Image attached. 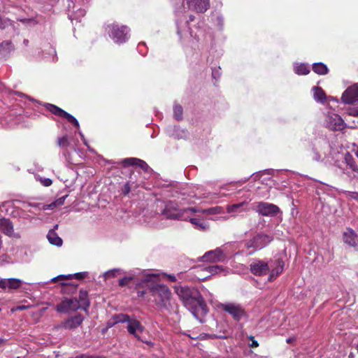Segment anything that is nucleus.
Listing matches in <instances>:
<instances>
[{"mask_svg":"<svg viewBox=\"0 0 358 358\" xmlns=\"http://www.w3.org/2000/svg\"><path fill=\"white\" fill-rule=\"evenodd\" d=\"M344 162L346 166L353 172L358 173V166L356 164L355 159L350 152H346L344 155Z\"/></svg>","mask_w":358,"mask_h":358,"instance_id":"4be33fe9","label":"nucleus"},{"mask_svg":"<svg viewBox=\"0 0 358 358\" xmlns=\"http://www.w3.org/2000/svg\"><path fill=\"white\" fill-rule=\"evenodd\" d=\"M47 238L50 243L52 245H55L56 246H62V240L60 237L58 236L57 233L54 231L53 229H50L47 235Z\"/></svg>","mask_w":358,"mask_h":358,"instance_id":"5701e85b","label":"nucleus"},{"mask_svg":"<svg viewBox=\"0 0 358 358\" xmlns=\"http://www.w3.org/2000/svg\"><path fill=\"white\" fill-rule=\"evenodd\" d=\"M348 194L350 198L358 201V192H348Z\"/></svg>","mask_w":358,"mask_h":358,"instance_id":"c03bdc74","label":"nucleus"},{"mask_svg":"<svg viewBox=\"0 0 358 358\" xmlns=\"http://www.w3.org/2000/svg\"><path fill=\"white\" fill-rule=\"evenodd\" d=\"M84 317L82 315L78 314L73 317L67 318L65 321L57 326V328H64L66 329H76L83 323Z\"/></svg>","mask_w":358,"mask_h":358,"instance_id":"f8f14e48","label":"nucleus"},{"mask_svg":"<svg viewBox=\"0 0 358 358\" xmlns=\"http://www.w3.org/2000/svg\"><path fill=\"white\" fill-rule=\"evenodd\" d=\"M113 320V324H117L120 322H127L129 320V317L125 314H116L112 317Z\"/></svg>","mask_w":358,"mask_h":358,"instance_id":"c756f323","label":"nucleus"},{"mask_svg":"<svg viewBox=\"0 0 358 358\" xmlns=\"http://www.w3.org/2000/svg\"><path fill=\"white\" fill-rule=\"evenodd\" d=\"M136 166H139L141 169H142L144 171H147L149 168V166L146 164V162L140 159H138Z\"/></svg>","mask_w":358,"mask_h":358,"instance_id":"ea45409f","label":"nucleus"},{"mask_svg":"<svg viewBox=\"0 0 358 358\" xmlns=\"http://www.w3.org/2000/svg\"><path fill=\"white\" fill-rule=\"evenodd\" d=\"M28 308V306H17L15 308V310H25V309H27Z\"/></svg>","mask_w":358,"mask_h":358,"instance_id":"49530a36","label":"nucleus"},{"mask_svg":"<svg viewBox=\"0 0 358 358\" xmlns=\"http://www.w3.org/2000/svg\"><path fill=\"white\" fill-rule=\"evenodd\" d=\"M256 210L264 216H273L280 211V209L274 204L266 202H259L257 203Z\"/></svg>","mask_w":358,"mask_h":358,"instance_id":"9b49d317","label":"nucleus"},{"mask_svg":"<svg viewBox=\"0 0 358 358\" xmlns=\"http://www.w3.org/2000/svg\"><path fill=\"white\" fill-rule=\"evenodd\" d=\"M245 204L244 202L229 205L227 207L229 213L241 212L240 208Z\"/></svg>","mask_w":358,"mask_h":358,"instance_id":"473e14b6","label":"nucleus"},{"mask_svg":"<svg viewBox=\"0 0 358 358\" xmlns=\"http://www.w3.org/2000/svg\"><path fill=\"white\" fill-rule=\"evenodd\" d=\"M182 210H183L184 215L188 212H192V213L201 212L202 213V210H200L196 208H185Z\"/></svg>","mask_w":358,"mask_h":358,"instance_id":"79ce46f5","label":"nucleus"},{"mask_svg":"<svg viewBox=\"0 0 358 358\" xmlns=\"http://www.w3.org/2000/svg\"><path fill=\"white\" fill-rule=\"evenodd\" d=\"M137 160L138 158H126L122 161V164L124 166H136Z\"/></svg>","mask_w":358,"mask_h":358,"instance_id":"e433bc0d","label":"nucleus"},{"mask_svg":"<svg viewBox=\"0 0 358 358\" xmlns=\"http://www.w3.org/2000/svg\"><path fill=\"white\" fill-rule=\"evenodd\" d=\"M355 155L358 157V150L355 152Z\"/></svg>","mask_w":358,"mask_h":358,"instance_id":"e2e57ef3","label":"nucleus"},{"mask_svg":"<svg viewBox=\"0 0 358 358\" xmlns=\"http://www.w3.org/2000/svg\"><path fill=\"white\" fill-rule=\"evenodd\" d=\"M28 20H27V19H22V20H20V21H21V22H27V21H28Z\"/></svg>","mask_w":358,"mask_h":358,"instance_id":"4d7b16f0","label":"nucleus"},{"mask_svg":"<svg viewBox=\"0 0 358 358\" xmlns=\"http://www.w3.org/2000/svg\"><path fill=\"white\" fill-rule=\"evenodd\" d=\"M58 145L59 147L66 148L69 145L68 137L64 136L58 140Z\"/></svg>","mask_w":358,"mask_h":358,"instance_id":"4c0bfd02","label":"nucleus"},{"mask_svg":"<svg viewBox=\"0 0 358 358\" xmlns=\"http://www.w3.org/2000/svg\"><path fill=\"white\" fill-rule=\"evenodd\" d=\"M313 90L314 92L313 96L315 100L323 103L326 99V95L323 90L319 87H314Z\"/></svg>","mask_w":358,"mask_h":358,"instance_id":"393cba45","label":"nucleus"},{"mask_svg":"<svg viewBox=\"0 0 358 358\" xmlns=\"http://www.w3.org/2000/svg\"><path fill=\"white\" fill-rule=\"evenodd\" d=\"M23 43L25 46H27L29 44V40L28 39H24Z\"/></svg>","mask_w":358,"mask_h":358,"instance_id":"603ef678","label":"nucleus"},{"mask_svg":"<svg viewBox=\"0 0 358 358\" xmlns=\"http://www.w3.org/2000/svg\"><path fill=\"white\" fill-rule=\"evenodd\" d=\"M167 278L169 280H170L171 282H175L176 281V278L173 275H167Z\"/></svg>","mask_w":358,"mask_h":358,"instance_id":"de8ad7c7","label":"nucleus"},{"mask_svg":"<svg viewBox=\"0 0 358 358\" xmlns=\"http://www.w3.org/2000/svg\"><path fill=\"white\" fill-rule=\"evenodd\" d=\"M349 115L354 117H358V106L350 108L349 110Z\"/></svg>","mask_w":358,"mask_h":358,"instance_id":"37998d69","label":"nucleus"},{"mask_svg":"<svg viewBox=\"0 0 358 358\" xmlns=\"http://www.w3.org/2000/svg\"><path fill=\"white\" fill-rule=\"evenodd\" d=\"M223 310L229 313L234 320L238 321L244 315V310L239 305L233 303H224L221 305Z\"/></svg>","mask_w":358,"mask_h":358,"instance_id":"9d476101","label":"nucleus"},{"mask_svg":"<svg viewBox=\"0 0 358 358\" xmlns=\"http://www.w3.org/2000/svg\"><path fill=\"white\" fill-rule=\"evenodd\" d=\"M39 180L41 182V184L43 185H44L45 187H49L52 183V180H50V178H41Z\"/></svg>","mask_w":358,"mask_h":358,"instance_id":"a19ab883","label":"nucleus"},{"mask_svg":"<svg viewBox=\"0 0 358 358\" xmlns=\"http://www.w3.org/2000/svg\"><path fill=\"white\" fill-rule=\"evenodd\" d=\"M341 99L345 103H352L358 101V85H354L349 87L343 92Z\"/></svg>","mask_w":358,"mask_h":358,"instance_id":"4468645a","label":"nucleus"},{"mask_svg":"<svg viewBox=\"0 0 358 358\" xmlns=\"http://www.w3.org/2000/svg\"><path fill=\"white\" fill-rule=\"evenodd\" d=\"M212 74H213V76H217V73H216V72H215V71H213V73H212Z\"/></svg>","mask_w":358,"mask_h":358,"instance_id":"052dcab7","label":"nucleus"},{"mask_svg":"<svg viewBox=\"0 0 358 358\" xmlns=\"http://www.w3.org/2000/svg\"><path fill=\"white\" fill-rule=\"evenodd\" d=\"M6 45L8 46H10L12 45L11 42L10 41H4L1 43V45Z\"/></svg>","mask_w":358,"mask_h":358,"instance_id":"8fccbe9b","label":"nucleus"},{"mask_svg":"<svg viewBox=\"0 0 358 358\" xmlns=\"http://www.w3.org/2000/svg\"><path fill=\"white\" fill-rule=\"evenodd\" d=\"M203 261L208 262H221L224 259L222 251L220 248L210 250L205 253L202 257Z\"/></svg>","mask_w":358,"mask_h":358,"instance_id":"f3484780","label":"nucleus"},{"mask_svg":"<svg viewBox=\"0 0 358 358\" xmlns=\"http://www.w3.org/2000/svg\"><path fill=\"white\" fill-rule=\"evenodd\" d=\"M0 231L7 236H12L14 231L11 222L6 218L0 219Z\"/></svg>","mask_w":358,"mask_h":358,"instance_id":"aec40b11","label":"nucleus"},{"mask_svg":"<svg viewBox=\"0 0 358 358\" xmlns=\"http://www.w3.org/2000/svg\"><path fill=\"white\" fill-rule=\"evenodd\" d=\"M130 189H131L130 185L128 183H127L124 185V189H123L124 194H129V192H130Z\"/></svg>","mask_w":358,"mask_h":358,"instance_id":"a18cd8bd","label":"nucleus"},{"mask_svg":"<svg viewBox=\"0 0 358 358\" xmlns=\"http://www.w3.org/2000/svg\"><path fill=\"white\" fill-rule=\"evenodd\" d=\"M127 331L130 334L134 336V337L138 340L141 341V336L138 334L142 333L144 331V327L138 320L129 318L127 322ZM142 341H143L142 340Z\"/></svg>","mask_w":358,"mask_h":358,"instance_id":"2eb2a0df","label":"nucleus"},{"mask_svg":"<svg viewBox=\"0 0 358 358\" xmlns=\"http://www.w3.org/2000/svg\"><path fill=\"white\" fill-rule=\"evenodd\" d=\"M122 273V271L119 268H114L110 271H106L103 273V278L105 280L114 278L117 275H120Z\"/></svg>","mask_w":358,"mask_h":358,"instance_id":"7c9ffc66","label":"nucleus"},{"mask_svg":"<svg viewBox=\"0 0 358 358\" xmlns=\"http://www.w3.org/2000/svg\"><path fill=\"white\" fill-rule=\"evenodd\" d=\"M343 241L349 246L356 247L358 244V236L352 229H347L343 233Z\"/></svg>","mask_w":358,"mask_h":358,"instance_id":"a211bd4d","label":"nucleus"},{"mask_svg":"<svg viewBox=\"0 0 358 358\" xmlns=\"http://www.w3.org/2000/svg\"><path fill=\"white\" fill-rule=\"evenodd\" d=\"M115 324H113V318L111 317V319L108 322V326L109 327H113V325H115Z\"/></svg>","mask_w":358,"mask_h":358,"instance_id":"09e8293b","label":"nucleus"},{"mask_svg":"<svg viewBox=\"0 0 358 358\" xmlns=\"http://www.w3.org/2000/svg\"><path fill=\"white\" fill-rule=\"evenodd\" d=\"M58 228V224H56L55 225L54 228L52 229L54 230V231H55V229H57Z\"/></svg>","mask_w":358,"mask_h":358,"instance_id":"5fc2aeb1","label":"nucleus"},{"mask_svg":"<svg viewBox=\"0 0 358 358\" xmlns=\"http://www.w3.org/2000/svg\"><path fill=\"white\" fill-rule=\"evenodd\" d=\"M155 278V274L143 271L137 275L133 274L120 279L119 280V285L124 287L127 285L131 281H134L137 287H144L146 283Z\"/></svg>","mask_w":358,"mask_h":358,"instance_id":"7ed1b4c3","label":"nucleus"},{"mask_svg":"<svg viewBox=\"0 0 358 358\" xmlns=\"http://www.w3.org/2000/svg\"><path fill=\"white\" fill-rule=\"evenodd\" d=\"M110 37L117 43L125 42L129 38V29L126 26L112 24L107 27Z\"/></svg>","mask_w":358,"mask_h":358,"instance_id":"20e7f679","label":"nucleus"},{"mask_svg":"<svg viewBox=\"0 0 358 358\" xmlns=\"http://www.w3.org/2000/svg\"><path fill=\"white\" fill-rule=\"evenodd\" d=\"M22 284V281L18 278H0V288L3 289H17Z\"/></svg>","mask_w":358,"mask_h":358,"instance_id":"dca6fc26","label":"nucleus"},{"mask_svg":"<svg viewBox=\"0 0 358 358\" xmlns=\"http://www.w3.org/2000/svg\"><path fill=\"white\" fill-rule=\"evenodd\" d=\"M45 108L51 112L52 114L66 118L69 122L72 123L73 125H75L76 127H79V123L78 120L72 116L71 114L68 113L67 112L64 111L62 108H59L58 106L51 104V103H45Z\"/></svg>","mask_w":358,"mask_h":358,"instance_id":"6e6552de","label":"nucleus"},{"mask_svg":"<svg viewBox=\"0 0 358 358\" xmlns=\"http://www.w3.org/2000/svg\"><path fill=\"white\" fill-rule=\"evenodd\" d=\"M212 74H213V76H217V73H216V72H215V71H213V73H212Z\"/></svg>","mask_w":358,"mask_h":358,"instance_id":"bf43d9fd","label":"nucleus"},{"mask_svg":"<svg viewBox=\"0 0 358 358\" xmlns=\"http://www.w3.org/2000/svg\"><path fill=\"white\" fill-rule=\"evenodd\" d=\"M144 294V292H138V295L139 296H143Z\"/></svg>","mask_w":358,"mask_h":358,"instance_id":"6e6d98bb","label":"nucleus"},{"mask_svg":"<svg viewBox=\"0 0 358 358\" xmlns=\"http://www.w3.org/2000/svg\"><path fill=\"white\" fill-rule=\"evenodd\" d=\"M275 267L273 268L271 270L270 269L269 272V276H268V281L271 282L273 280L275 279V278L280 274L283 271L284 267V262L282 259H277L275 262Z\"/></svg>","mask_w":358,"mask_h":358,"instance_id":"6ab92c4d","label":"nucleus"},{"mask_svg":"<svg viewBox=\"0 0 358 358\" xmlns=\"http://www.w3.org/2000/svg\"><path fill=\"white\" fill-rule=\"evenodd\" d=\"M10 25V21L8 19L0 17V29H4Z\"/></svg>","mask_w":358,"mask_h":358,"instance_id":"58836bf2","label":"nucleus"},{"mask_svg":"<svg viewBox=\"0 0 358 358\" xmlns=\"http://www.w3.org/2000/svg\"><path fill=\"white\" fill-rule=\"evenodd\" d=\"M313 70L319 75H325L328 73V68L323 63H315L313 66Z\"/></svg>","mask_w":358,"mask_h":358,"instance_id":"a878e982","label":"nucleus"},{"mask_svg":"<svg viewBox=\"0 0 358 358\" xmlns=\"http://www.w3.org/2000/svg\"><path fill=\"white\" fill-rule=\"evenodd\" d=\"M162 214L165 217L171 220H182L184 217L183 210H177L174 212L171 211L170 208L167 206L163 211Z\"/></svg>","mask_w":358,"mask_h":358,"instance_id":"412c9836","label":"nucleus"},{"mask_svg":"<svg viewBox=\"0 0 358 358\" xmlns=\"http://www.w3.org/2000/svg\"><path fill=\"white\" fill-rule=\"evenodd\" d=\"M66 197H67V195L63 196L57 199L56 201L51 203L50 204L45 205L43 206V209L44 210L53 209V208H56L57 206L63 205L64 203V201H65Z\"/></svg>","mask_w":358,"mask_h":358,"instance_id":"cd10ccee","label":"nucleus"},{"mask_svg":"<svg viewBox=\"0 0 358 358\" xmlns=\"http://www.w3.org/2000/svg\"><path fill=\"white\" fill-rule=\"evenodd\" d=\"M81 306L79 301L76 298L64 299L60 303H59L56 310L59 313H69L70 311H76L80 308Z\"/></svg>","mask_w":358,"mask_h":358,"instance_id":"423d86ee","label":"nucleus"},{"mask_svg":"<svg viewBox=\"0 0 358 358\" xmlns=\"http://www.w3.org/2000/svg\"><path fill=\"white\" fill-rule=\"evenodd\" d=\"M293 340H294V338H287V343H292V341H293Z\"/></svg>","mask_w":358,"mask_h":358,"instance_id":"864d4df0","label":"nucleus"},{"mask_svg":"<svg viewBox=\"0 0 358 358\" xmlns=\"http://www.w3.org/2000/svg\"><path fill=\"white\" fill-rule=\"evenodd\" d=\"M295 72L299 75H306L310 71L306 64H301L295 67Z\"/></svg>","mask_w":358,"mask_h":358,"instance_id":"2f4dec72","label":"nucleus"},{"mask_svg":"<svg viewBox=\"0 0 358 358\" xmlns=\"http://www.w3.org/2000/svg\"><path fill=\"white\" fill-rule=\"evenodd\" d=\"M189 9L197 13H204L210 7L209 0H186Z\"/></svg>","mask_w":358,"mask_h":358,"instance_id":"ddd939ff","label":"nucleus"},{"mask_svg":"<svg viewBox=\"0 0 358 358\" xmlns=\"http://www.w3.org/2000/svg\"><path fill=\"white\" fill-rule=\"evenodd\" d=\"M273 240V237L265 234H258L252 239L245 242V246L247 249H253L256 251L264 248Z\"/></svg>","mask_w":358,"mask_h":358,"instance_id":"39448f33","label":"nucleus"},{"mask_svg":"<svg viewBox=\"0 0 358 358\" xmlns=\"http://www.w3.org/2000/svg\"><path fill=\"white\" fill-rule=\"evenodd\" d=\"M157 278L156 276L152 280L146 283L145 287H148L157 306L168 309L171 307V292L169 287L164 285H153L155 280Z\"/></svg>","mask_w":358,"mask_h":358,"instance_id":"f03ea898","label":"nucleus"},{"mask_svg":"<svg viewBox=\"0 0 358 358\" xmlns=\"http://www.w3.org/2000/svg\"><path fill=\"white\" fill-rule=\"evenodd\" d=\"M204 271H206L211 274H215V273H219L223 271L224 269L221 266L214 265V266H210L206 267L204 268Z\"/></svg>","mask_w":358,"mask_h":358,"instance_id":"72a5a7b5","label":"nucleus"},{"mask_svg":"<svg viewBox=\"0 0 358 358\" xmlns=\"http://www.w3.org/2000/svg\"><path fill=\"white\" fill-rule=\"evenodd\" d=\"M85 274L83 273H78L74 275H60L57 277L53 278L51 281L55 282L60 280H70L72 279L73 276H75L78 279H81L84 278Z\"/></svg>","mask_w":358,"mask_h":358,"instance_id":"bb28decb","label":"nucleus"},{"mask_svg":"<svg viewBox=\"0 0 358 358\" xmlns=\"http://www.w3.org/2000/svg\"><path fill=\"white\" fill-rule=\"evenodd\" d=\"M3 341H4L3 339L0 338V343H3Z\"/></svg>","mask_w":358,"mask_h":358,"instance_id":"680f3d73","label":"nucleus"},{"mask_svg":"<svg viewBox=\"0 0 358 358\" xmlns=\"http://www.w3.org/2000/svg\"><path fill=\"white\" fill-rule=\"evenodd\" d=\"M189 222L195 227L196 229L200 230H205L208 228V225L203 222L200 221L196 218H190Z\"/></svg>","mask_w":358,"mask_h":358,"instance_id":"c85d7f7f","label":"nucleus"},{"mask_svg":"<svg viewBox=\"0 0 358 358\" xmlns=\"http://www.w3.org/2000/svg\"><path fill=\"white\" fill-rule=\"evenodd\" d=\"M202 213L208 214V215L220 214L222 213V208L219 207V206H216L214 208H210L208 209L203 210Z\"/></svg>","mask_w":358,"mask_h":358,"instance_id":"c9c22d12","label":"nucleus"},{"mask_svg":"<svg viewBox=\"0 0 358 358\" xmlns=\"http://www.w3.org/2000/svg\"><path fill=\"white\" fill-rule=\"evenodd\" d=\"M326 126L331 130L341 131L345 127L343 119L338 115L329 113L325 120Z\"/></svg>","mask_w":358,"mask_h":358,"instance_id":"0eeeda50","label":"nucleus"},{"mask_svg":"<svg viewBox=\"0 0 358 358\" xmlns=\"http://www.w3.org/2000/svg\"><path fill=\"white\" fill-rule=\"evenodd\" d=\"M258 345H259L258 343H257L256 341H252V345H251V346H252V348H256V347H257Z\"/></svg>","mask_w":358,"mask_h":358,"instance_id":"3c124183","label":"nucleus"},{"mask_svg":"<svg viewBox=\"0 0 358 358\" xmlns=\"http://www.w3.org/2000/svg\"><path fill=\"white\" fill-rule=\"evenodd\" d=\"M87 292L85 290H80L79 299H78V301H79V303L81 306L80 308H83L85 311H87L90 306V301L87 299Z\"/></svg>","mask_w":358,"mask_h":358,"instance_id":"b1692460","label":"nucleus"},{"mask_svg":"<svg viewBox=\"0 0 358 358\" xmlns=\"http://www.w3.org/2000/svg\"><path fill=\"white\" fill-rule=\"evenodd\" d=\"M175 292L184 306L200 322L207 314L208 307L198 289L189 287H175Z\"/></svg>","mask_w":358,"mask_h":358,"instance_id":"f257e3e1","label":"nucleus"},{"mask_svg":"<svg viewBox=\"0 0 358 358\" xmlns=\"http://www.w3.org/2000/svg\"><path fill=\"white\" fill-rule=\"evenodd\" d=\"M271 266L262 260H255L250 265V270L255 275H265L269 273Z\"/></svg>","mask_w":358,"mask_h":358,"instance_id":"1a4fd4ad","label":"nucleus"},{"mask_svg":"<svg viewBox=\"0 0 358 358\" xmlns=\"http://www.w3.org/2000/svg\"><path fill=\"white\" fill-rule=\"evenodd\" d=\"M189 20H190V21H193V20H194V16L191 15V16L189 17Z\"/></svg>","mask_w":358,"mask_h":358,"instance_id":"13d9d810","label":"nucleus"},{"mask_svg":"<svg viewBox=\"0 0 358 358\" xmlns=\"http://www.w3.org/2000/svg\"><path fill=\"white\" fill-rule=\"evenodd\" d=\"M174 117L180 120L182 118V108L180 105L176 104L173 107Z\"/></svg>","mask_w":358,"mask_h":358,"instance_id":"f704fd0d","label":"nucleus"}]
</instances>
